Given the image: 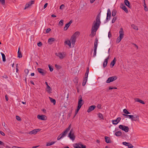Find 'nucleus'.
<instances>
[{
  "label": "nucleus",
  "mask_w": 148,
  "mask_h": 148,
  "mask_svg": "<svg viewBox=\"0 0 148 148\" xmlns=\"http://www.w3.org/2000/svg\"><path fill=\"white\" fill-rule=\"evenodd\" d=\"M121 8L124 10V11L127 13H128V12L126 7L125 5H123L121 7Z\"/></svg>",
  "instance_id": "nucleus-28"
},
{
  "label": "nucleus",
  "mask_w": 148,
  "mask_h": 148,
  "mask_svg": "<svg viewBox=\"0 0 148 148\" xmlns=\"http://www.w3.org/2000/svg\"><path fill=\"white\" fill-rule=\"evenodd\" d=\"M122 39L120 38L119 37H118L116 40V42L117 43H119L121 40Z\"/></svg>",
  "instance_id": "nucleus-48"
},
{
  "label": "nucleus",
  "mask_w": 148,
  "mask_h": 148,
  "mask_svg": "<svg viewBox=\"0 0 148 148\" xmlns=\"http://www.w3.org/2000/svg\"><path fill=\"white\" fill-rule=\"evenodd\" d=\"M48 67L49 68L50 71L51 72L53 70V69L51 66L50 65H49V64L48 65Z\"/></svg>",
  "instance_id": "nucleus-47"
},
{
  "label": "nucleus",
  "mask_w": 148,
  "mask_h": 148,
  "mask_svg": "<svg viewBox=\"0 0 148 148\" xmlns=\"http://www.w3.org/2000/svg\"><path fill=\"white\" fill-rule=\"evenodd\" d=\"M34 1H31L27 3L25 5L24 9L25 10L28 8L30 6L34 4Z\"/></svg>",
  "instance_id": "nucleus-9"
},
{
  "label": "nucleus",
  "mask_w": 148,
  "mask_h": 148,
  "mask_svg": "<svg viewBox=\"0 0 148 148\" xmlns=\"http://www.w3.org/2000/svg\"><path fill=\"white\" fill-rule=\"evenodd\" d=\"M73 129H71L69 134L68 137L70 138V139L73 141L75 139V137L74 135V133H73Z\"/></svg>",
  "instance_id": "nucleus-5"
},
{
  "label": "nucleus",
  "mask_w": 148,
  "mask_h": 148,
  "mask_svg": "<svg viewBox=\"0 0 148 148\" xmlns=\"http://www.w3.org/2000/svg\"><path fill=\"white\" fill-rule=\"evenodd\" d=\"M0 2L2 5H5V0H0Z\"/></svg>",
  "instance_id": "nucleus-53"
},
{
  "label": "nucleus",
  "mask_w": 148,
  "mask_h": 148,
  "mask_svg": "<svg viewBox=\"0 0 148 148\" xmlns=\"http://www.w3.org/2000/svg\"><path fill=\"white\" fill-rule=\"evenodd\" d=\"M124 3L125 5L129 8H131V6L130 5V2L128 0H125Z\"/></svg>",
  "instance_id": "nucleus-18"
},
{
  "label": "nucleus",
  "mask_w": 148,
  "mask_h": 148,
  "mask_svg": "<svg viewBox=\"0 0 148 148\" xmlns=\"http://www.w3.org/2000/svg\"><path fill=\"white\" fill-rule=\"evenodd\" d=\"M109 59V57L106 58L105 60L103 63V66L104 68L106 67L107 64L108 60Z\"/></svg>",
  "instance_id": "nucleus-20"
},
{
  "label": "nucleus",
  "mask_w": 148,
  "mask_h": 148,
  "mask_svg": "<svg viewBox=\"0 0 148 148\" xmlns=\"http://www.w3.org/2000/svg\"><path fill=\"white\" fill-rule=\"evenodd\" d=\"M69 27V25L67 24H66L64 27V30H66Z\"/></svg>",
  "instance_id": "nucleus-43"
},
{
  "label": "nucleus",
  "mask_w": 148,
  "mask_h": 148,
  "mask_svg": "<svg viewBox=\"0 0 148 148\" xmlns=\"http://www.w3.org/2000/svg\"><path fill=\"white\" fill-rule=\"evenodd\" d=\"M1 55L2 56V60H3V61L5 62L6 61V59H5V54L3 53L2 52L1 53Z\"/></svg>",
  "instance_id": "nucleus-29"
},
{
  "label": "nucleus",
  "mask_w": 148,
  "mask_h": 148,
  "mask_svg": "<svg viewBox=\"0 0 148 148\" xmlns=\"http://www.w3.org/2000/svg\"><path fill=\"white\" fill-rule=\"evenodd\" d=\"M79 32H75L71 36L70 41L72 45H74L76 42V37L77 35H79Z\"/></svg>",
  "instance_id": "nucleus-2"
},
{
  "label": "nucleus",
  "mask_w": 148,
  "mask_h": 148,
  "mask_svg": "<svg viewBox=\"0 0 148 148\" xmlns=\"http://www.w3.org/2000/svg\"><path fill=\"white\" fill-rule=\"evenodd\" d=\"M87 79L88 77H85L82 84V85L83 86H84L85 85L87 81Z\"/></svg>",
  "instance_id": "nucleus-25"
},
{
  "label": "nucleus",
  "mask_w": 148,
  "mask_h": 148,
  "mask_svg": "<svg viewBox=\"0 0 148 148\" xmlns=\"http://www.w3.org/2000/svg\"><path fill=\"white\" fill-rule=\"evenodd\" d=\"M96 106L95 105H92L90 106L87 110V112H90L91 111L93 110L96 108Z\"/></svg>",
  "instance_id": "nucleus-13"
},
{
  "label": "nucleus",
  "mask_w": 148,
  "mask_h": 148,
  "mask_svg": "<svg viewBox=\"0 0 148 148\" xmlns=\"http://www.w3.org/2000/svg\"><path fill=\"white\" fill-rule=\"evenodd\" d=\"M20 48H18V57L19 58H21L22 57V55L21 54V52L19 51Z\"/></svg>",
  "instance_id": "nucleus-26"
},
{
  "label": "nucleus",
  "mask_w": 148,
  "mask_h": 148,
  "mask_svg": "<svg viewBox=\"0 0 148 148\" xmlns=\"http://www.w3.org/2000/svg\"><path fill=\"white\" fill-rule=\"evenodd\" d=\"M42 45V43L41 42H39L37 44V45L39 47L41 46Z\"/></svg>",
  "instance_id": "nucleus-55"
},
{
  "label": "nucleus",
  "mask_w": 148,
  "mask_h": 148,
  "mask_svg": "<svg viewBox=\"0 0 148 148\" xmlns=\"http://www.w3.org/2000/svg\"><path fill=\"white\" fill-rule=\"evenodd\" d=\"M98 117L100 119H103V114L101 113H99L98 114Z\"/></svg>",
  "instance_id": "nucleus-37"
},
{
  "label": "nucleus",
  "mask_w": 148,
  "mask_h": 148,
  "mask_svg": "<svg viewBox=\"0 0 148 148\" xmlns=\"http://www.w3.org/2000/svg\"><path fill=\"white\" fill-rule=\"evenodd\" d=\"M131 27L133 28V29L136 30H138V27L134 24L132 25Z\"/></svg>",
  "instance_id": "nucleus-33"
},
{
  "label": "nucleus",
  "mask_w": 148,
  "mask_h": 148,
  "mask_svg": "<svg viewBox=\"0 0 148 148\" xmlns=\"http://www.w3.org/2000/svg\"><path fill=\"white\" fill-rule=\"evenodd\" d=\"M128 146V147L129 148H132L133 147V146L131 144V143H128V144L127 145V146Z\"/></svg>",
  "instance_id": "nucleus-42"
},
{
  "label": "nucleus",
  "mask_w": 148,
  "mask_h": 148,
  "mask_svg": "<svg viewBox=\"0 0 148 148\" xmlns=\"http://www.w3.org/2000/svg\"><path fill=\"white\" fill-rule=\"evenodd\" d=\"M71 127V124H70L69 127H68L65 130L67 132H68L70 129V128Z\"/></svg>",
  "instance_id": "nucleus-44"
},
{
  "label": "nucleus",
  "mask_w": 148,
  "mask_h": 148,
  "mask_svg": "<svg viewBox=\"0 0 148 148\" xmlns=\"http://www.w3.org/2000/svg\"><path fill=\"white\" fill-rule=\"evenodd\" d=\"M51 30V29L50 28H48L46 31V32L47 33H49Z\"/></svg>",
  "instance_id": "nucleus-57"
},
{
  "label": "nucleus",
  "mask_w": 148,
  "mask_h": 148,
  "mask_svg": "<svg viewBox=\"0 0 148 148\" xmlns=\"http://www.w3.org/2000/svg\"><path fill=\"white\" fill-rule=\"evenodd\" d=\"M73 21L72 20H71L68 23H67L69 26L72 23Z\"/></svg>",
  "instance_id": "nucleus-59"
},
{
  "label": "nucleus",
  "mask_w": 148,
  "mask_h": 148,
  "mask_svg": "<svg viewBox=\"0 0 148 148\" xmlns=\"http://www.w3.org/2000/svg\"><path fill=\"white\" fill-rule=\"evenodd\" d=\"M73 146L75 148H86V145L79 143L75 144Z\"/></svg>",
  "instance_id": "nucleus-7"
},
{
  "label": "nucleus",
  "mask_w": 148,
  "mask_h": 148,
  "mask_svg": "<svg viewBox=\"0 0 148 148\" xmlns=\"http://www.w3.org/2000/svg\"><path fill=\"white\" fill-rule=\"evenodd\" d=\"M52 89L49 86H47L46 91L49 93H51Z\"/></svg>",
  "instance_id": "nucleus-23"
},
{
  "label": "nucleus",
  "mask_w": 148,
  "mask_h": 148,
  "mask_svg": "<svg viewBox=\"0 0 148 148\" xmlns=\"http://www.w3.org/2000/svg\"><path fill=\"white\" fill-rule=\"evenodd\" d=\"M98 43V40L97 38H96L94 43V49H97Z\"/></svg>",
  "instance_id": "nucleus-17"
},
{
  "label": "nucleus",
  "mask_w": 148,
  "mask_h": 148,
  "mask_svg": "<svg viewBox=\"0 0 148 148\" xmlns=\"http://www.w3.org/2000/svg\"><path fill=\"white\" fill-rule=\"evenodd\" d=\"M119 129L124 131L126 132H127L129 131V128L128 126L120 125H119Z\"/></svg>",
  "instance_id": "nucleus-4"
},
{
  "label": "nucleus",
  "mask_w": 148,
  "mask_h": 148,
  "mask_svg": "<svg viewBox=\"0 0 148 148\" xmlns=\"http://www.w3.org/2000/svg\"><path fill=\"white\" fill-rule=\"evenodd\" d=\"M128 143H127L126 142H123V144L125 146H127V144H128Z\"/></svg>",
  "instance_id": "nucleus-58"
},
{
  "label": "nucleus",
  "mask_w": 148,
  "mask_h": 148,
  "mask_svg": "<svg viewBox=\"0 0 148 148\" xmlns=\"http://www.w3.org/2000/svg\"><path fill=\"white\" fill-rule=\"evenodd\" d=\"M106 142L107 143H111V140L110 137L106 136L105 137Z\"/></svg>",
  "instance_id": "nucleus-19"
},
{
  "label": "nucleus",
  "mask_w": 148,
  "mask_h": 148,
  "mask_svg": "<svg viewBox=\"0 0 148 148\" xmlns=\"http://www.w3.org/2000/svg\"><path fill=\"white\" fill-rule=\"evenodd\" d=\"M64 5L63 4H62L60 5V9H62V7L64 8Z\"/></svg>",
  "instance_id": "nucleus-63"
},
{
  "label": "nucleus",
  "mask_w": 148,
  "mask_h": 148,
  "mask_svg": "<svg viewBox=\"0 0 148 148\" xmlns=\"http://www.w3.org/2000/svg\"><path fill=\"white\" fill-rule=\"evenodd\" d=\"M117 77L116 76H114L109 77L106 81V82L107 83H109L111 82L114 81L117 79Z\"/></svg>",
  "instance_id": "nucleus-6"
},
{
  "label": "nucleus",
  "mask_w": 148,
  "mask_h": 148,
  "mask_svg": "<svg viewBox=\"0 0 148 148\" xmlns=\"http://www.w3.org/2000/svg\"><path fill=\"white\" fill-rule=\"evenodd\" d=\"M144 5H143L144 7V10L145 11H148V9L146 5V4L145 2L144 3Z\"/></svg>",
  "instance_id": "nucleus-45"
},
{
  "label": "nucleus",
  "mask_w": 148,
  "mask_h": 148,
  "mask_svg": "<svg viewBox=\"0 0 148 148\" xmlns=\"http://www.w3.org/2000/svg\"><path fill=\"white\" fill-rule=\"evenodd\" d=\"M24 71L25 73L26 74V75H27L29 73L28 69H25L24 70Z\"/></svg>",
  "instance_id": "nucleus-50"
},
{
  "label": "nucleus",
  "mask_w": 148,
  "mask_h": 148,
  "mask_svg": "<svg viewBox=\"0 0 148 148\" xmlns=\"http://www.w3.org/2000/svg\"><path fill=\"white\" fill-rule=\"evenodd\" d=\"M50 101L53 103L54 105H55L56 103V101L55 99H54L51 97H49Z\"/></svg>",
  "instance_id": "nucleus-31"
},
{
  "label": "nucleus",
  "mask_w": 148,
  "mask_h": 148,
  "mask_svg": "<svg viewBox=\"0 0 148 148\" xmlns=\"http://www.w3.org/2000/svg\"><path fill=\"white\" fill-rule=\"evenodd\" d=\"M119 33L120 35L119 37L120 38L122 39L123 37L124 34L123 29L122 28H121L119 32Z\"/></svg>",
  "instance_id": "nucleus-15"
},
{
  "label": "nucleus",
  "mask_w": 148,
  "mask_h": 148,
  "mask_svg": "<svg viewBox=\"0 0 148 148\" xmlns=\"http://www.w3.org/2000/svg\"><path fill=\"white\" fill-rule=\"evenodd\" d=\"M56 143V142H52L50 143H47L46 144L47 146H49L52 145Z\"/></svg>",
  "instance_id": "nucleus-36"
},
{
  "label": "nucleus",
  "mask_w": 148,
  "mask_h": 148,
  "mask_svg": "<svg viewBox=\"0 0 148 148\" xmlns=\"http://www.w3.org/2000/svg\"><path fill=\"white\" fill-rule=\"evenodd\" d=\"M100 13L97 16L96 21L93 22L91 28V32L90 36L91 37L94 36L96 34V32L99 28L101 23L100 20Z\"/></svg>",
  "instance_id": "nucleus-1"
},
{
  "label": "nucleus",
  "mask_w": 148,
  "mask_h": 148,
  "mask_svg": "<svg viewBox=\"0 0 148 148\" xmlns=\"http://www.w3.org/2000/svg\"><path fill=\"white\" fill-rule=\"evenodd\" d=\"M62 138V136H61V134H60L59 136H58L57 139L58 140H60L61 138Z\"/></svg>",
  "instance_id": "nucleus-51"
},
{
  "label": "nucleus",
  "mask_w": 148,
  "mask_h": 148,
  "mask_svg": "<svg viewBox=\"0 0 148 148\" xmlns=\"http://www.w3.org/2000/svg\"><path fill=\"white\" fill-rule=\"evenodd\" d=\"M84 103V101L82 99V97L81 95H80L78 97V103L77 107L81 108V106Z\"/></svg>",
  "instance_id": "nucleus-3"
},
{
  "label": "nucleus",
  "mask_w": 148,
  "mask_h": 148,
  "mask_svg": "<svg viewBox=\"0 0 148 148\" xmlns=\"http://www.w3.org/2000/svg\"><path fill=\"white\" fill-rule=\"evenodd\" d=\"M111 17V13L110 10V9H108L107 10V14L106 20L110 19Z\"/></svg>",
  "instance_id": "nucleus-14"
},
{
  "label": "nucleus",
  "mask_w": 148,
  "mask_h": 148,
  "mask_svg": "<svg viewBox=\"0 0 148 148\" xmlns=\"http://www.w3.org/2000/svg\"><path fill=\"white\" fill-rule=\"evenodd\" d=\"M0 133L2 135H3V136H4L5 135V133L4 132H2L0 130Z\"/></svg>",
  "instance_id": "nucleus-61"
},
{
  "label": "nucleus",
  "mask_w": 148,
  "mask_h": 148,
  "mask_svg": "<svg viewBox=\"0 0 148 148\" xmlns=\"http://www.w3.org/2000/svg\"><path fill=\"white\" fill-rule=\"evenodd\" d=\"M132 44L133 45H134L135 46V47L136 48V49H138V47L136 44H134V43H132Z\"/></svg>",
  "instance_id": "nucleus-60"
},
{
  "label": "nucleus",
  "mask_w": 148,
  "mask_h": 148,
  "mask_svg": "<svg viewBox=\"0 0 148 148\" xmlns=\"http://www.w3.org/2000/svg\"><path fill=\"white\" fill-rule=\"evenodd\" d=\"M55 39L53 38H50L48 40V42H52L55 40Z\"/></svg>",
  "instance_id": "nucleus-32"
},
{
  "label": "nucleus",
  "mask_w": 148,
  "mask_h": 148,
  "mask_svg": "<svg viewBox=\"0 0 148 148\" xmlns=\"http://www.w3.org/2000/svg\"><path fill=\"white\" fill-rule=\"evenodd\" d=\"M16 119L17 120L20 121H21V118L18 116H16Z\"/></svg>",
  "instance_id": "nucleus-54"
},
{
  "label": "nucleus",
  "mask_w": 148,
  "mask_h": 148,
  "mask_svg": "<svg viewBox=\"0 0 148 148\" xmlns=\"http://www.w3.org/2000/svg\"><path fill=\"white\" fill-rule=\"evenodd\" d=\"M46 117V116L44 115H38L37 116V118L40 120H45V118Z\"/></svg>",
  "instance_id": "nucleus-16"
},
{
  "label": "nucleus",
  "mask_w": 148,
  "mask_h": 148,
  "mask_svg": "<svg viewBox=\"0 0 148 148\" xmlns=\"http://www.w3.org/2000/svg\"><path fill=\"white\" fill-rule=\"evenodd\" d=\"M37 71L39 73H40L43 76H45L47 73V72L45 70L41 68H38Z\"/></svg>",
  "instance_id": "nucleus-10"
},
{
  "label": "nucleus",
  "mask_w": 148,
  "mask_h": 148,
  "mask_svg": "<svg viewBox=\"0 0 148 148\" xmlns=\"http://www.w3.org/2000/svg\"><path fill=\"white\" fill-rule=\"evenodd\" d=\"M55 66L56 69H60L61 68L60 66L57 65V64H55Z\"/></svg>",
  "instance_id": "nucleus-39"
},
{
  "label": "nucleus",
  "mask_w": 148,
  "mask_h": 148,
  "mask_svg": "<svg viewBox=\"0 0 148 148\" xmlns=\"http://www.w3.org/2000/svg\"><path fill=\"white\" fill-rule=\"evenodd\" d=\"M80 108H79V107H77V109L75 110V115L74 116L77 114V113H78V111H79V110Z\"/></svg>",
  "instance_id": "nucleus-46"
},
{
  "label": "nucleus",
  "mask_w": 148,
  "mask_h": 148,
  "mask_svg": "<svg viewBox=\"0 0 148 148\" xmlns=\"http://www.w3.org/2000/svg\"><path fill=\"white\" fill-rule=\"evenodd\" d=\"M56 55L61 59H62L64 57L62 54L61 53H56Z\"/></svg>",
  "instance_id": "nucleus-21"
},
{
  "label": "nucleus",
  "mask_w": 148,
  "mask_h": 148,
  "mask_svg": "<svg viewBox=\"0 0 148 148\" xmlns=\"http://www.w3.org/2000/svg\"><path fill=\"white\" fill-rule=\"evenodd\" d=\"M116 61V58H114L113 60L111 62L110 66H111V67H113L114 66L115 64Z\"/></svg>",
  "instance_id": "nucleus-22"
},
{
  "label": "nucleus",
  "mask_w": 148,
  "mask_h": 148,
  "mask_svg": "<svg viewBox=\"0 0 148 148\" xmlns=\"http://www.w3.org/2000/svg\"><path fill=\"white\" fill-rule=\"evenodd\" d=\"M135 101L137 102H139L143 104H145L144 102L142 100L140 99L139 98H137L135 99Z\"/></svg>",
  "instance_id": "nucleus-24"
},
{
  "label": "nucleus",
  "mask_w": 148,
  "mask_h": 148,
  "mask_svg": "<svg viewBox=\"0 0 148 148\" xmlns=\"http://www.w3.org/2000/svg\"><path fill=\"white\" fill-rule=\"evenodd\" d=\"M101 105L100 104H98L97 106V107L99 109L101 108Z\"/></svg>",
  "instance_id": "nucleus-56"
},
{
  "label": "nucleus",
  "mask_w": 148,
  "mask_h": 148,
  "mask_svg": "<svg viewBox=\"0 0 148 148\" xmlns=\"http://www.w3.org/2000/svg\"><path fill=\"white\" fill-rule=\"evenodd\" d=\"M67 133V132H66V130H65L62 133L60 134H61V136H62V137L63 138L65 136Z\"/></svg>",
  "instance_id": "nucleus-34"
},
{
  "label": "nucleus",
  "mask_w": 148,
  "mask_h": 148,
  "mask_svg": "<svg viewBox=\"0 0 148 148\" xmlns=\"http://www.w3.org/2000/svg\"><path fill=\"white\" fill-rule=\"evenodd\" d=\"M89 72V67H87L86 69V73H88Z\"/></svg>",
  "instance_id": "nucleus-64"
},
{
  "label": "nucleus",
  "mask_w": 148,
  "mask_h": 148,
  "mask_svg": "<svg viewBox=\"0 0 148 148\" xmlns=\"http://www.w3.org/2000/svg\"><path fill=\"white\" fill-rule=\"evenodd\" d=\"M121 119V117H118L116 120H112V121L113 124L116 125L119 122Z\"/></svg>",
  "instance_id": "nucleus-12"
},
{
  "label": "nucleus",
  "mask_w": 148,
  "mask_h": 148,
  "mask_svg": "<svg viewBox=\"0 0 148 148\" xmlns=\"http://www.w3.org/2000/svg\"><path fill=\"white\" fill-rule=\"evenodd\" d=\"M123 112L124 113L127 114H130V113L126 109H125L123 110Z\"/></svg>",
  "instance_id": "nucleus-40"
},
{
  "label": "nucleus",
  "mask_w": 148,
  "mask_h": 148,
  "mask_svg": "<svg viewBox=\"0 0 148 148\" xmlns=\"http://www.w3.org/2000/svg\"><path fill=\"white\" fill-rule=\"evenodd\" d=\"M116 11L115 10H113L112 12V15L113 17H114L116 15Z\"/></svg>",
  "instance_id": "nucleus-41"
},
{
  "label": "nucleus",
  "mask_w": 148,
  "mask_h": 148,
  "mask_svg": "<svg viewBox=\"0 0 148 148\" xmlns=\"http://www.w3.org/2000/svg\"><path fill=\"white\" fill-rule=\"evenodd\" d=\"M64 43L65 44L67 45L69 47H71V42L70 40H68L65 41L64 42Z\"/></svg>",
  "instance_id": "nucleus-30"
},
{
  "label": "nucleus",
  "mask_w": 148,
  "mask_h": 148,
  "mask_svg": "<svg viewBox=\"0 0 148 148\" xmlns=\"http://www.w3.org/2000/svg\"><path fill=\"white\" fill-rule=\"evenodd\" d=\"M133 117H132V118L131 119L132 121H139V116L137 114H135L133 115Z\"/></svg>",
  "instance_id": "nucleus-11"
},
{
  "label": "nucleus",
  "mask_w": 148,
  "mask_h": 148,
  "mask_svg": "<svg viewBox=\"0 0 148 148\" xmlns=\"http://www.w3.org/2000/svg\"><path fill=\"white\" fill-rule=\"evenodd\" d=\"M41 130V129H35L32 131H31L28 133L29 134H36L38 132H39Z\"/></svg>",
  "instance_id": "nucleus-8"
},
{
  "label": "nucleus",
  "mask_w": 148,
  "mask_h": 148,
  "mask_svg": "<svg viewBox=\"0 0 148 148\" xmlns=\"http://www.w3.org/2000/svg\"><path fill=\"white\" fill-rule=\"evenodd\" d=\"M123 115L124 116H126L127 117H129V118L130 119H131L132 118V117H133V115H127V114H123Z\"/></svg>",
  "instance_id": "nucleus-35"
},
{
  "label": "nucleus",
  "mask_w": 148,
  "mask_h": 148,
  "mask_svg": "<svg viewBox=\"0 0 148 148\" xmlns=\"http://www.w3.org/2000/svg\"><path fill=\"white\" fill-rule=\"evenodd\" d=\"M122 133L121 131L116 132L115 133V135L117 136H120L122 135Z\"/></svg>",
  "instance_id": "nucleus-27"
},
{
  "label": "nucleus",
  "mask_w": 148,
  "mask_h": 148,
  "mask_svg": "<svg viewBox=\"0 0 148 148\" xmlns=\"http://www.w3.org/2000/svg\"><path fill=\"white\" fill-rule=\"evenodd\" d=\"M116 19V17H114L112 20V23H114L115 22V21Z\"/></svg>",
  "instance_id": "nucleus-49"
},
{
  "label": "nucleus",
  "mask_w": 148,
  "mask_h": 148,
  "mask_svg": "<svg viewBox=\"0 0 148 148\" xmlns=\"http://www.w3.org/2000/svg\"><path fill=\"white\" fill-rule=\"evenodd\" d=\"M63 22L64 21L63 20H61L59 23V25L62 26L63 25Z\"/></svg>",
  "instance_id": "nucleus-38"
},
{
  "label": "nucleus",
  "mask_w": 148,
  "mask_h": 148,
  "mask_svg": "<svg viewBox=\"0 0 148 148\" xmlns=\"http://www.w3.org/2000/svg\"><path fill=\"white\" fill-rule=\"evenodd\" d=\"M97 49H94V56H95L96 54Z\"/></svg>",
  "instance_id": "nucleus-52"
},
{
  "label": "nucleus",
  "mask_w": 148,
  "mask_h": 148,
  "mask_svg": "<svg viewBox=\"0 0 148 148\" xmlns=\"http://www.w3.org/2000/svg\"><path fill=\"white\" fill-rule=\"evenodd\" d=\"M108 37L109 38H110L111 37V34L110 32H109L108 33Z\"/></svg>",
  "instance_id": "nucleus-62"
}]
</instances>
